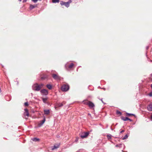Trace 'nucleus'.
<instances>
[{
  "instance_id": "obj_5",
  "label": "nucleus",
  "mask_w": 152,
  "mask_h": 152,
  "mask_svg": "<svg viewBox=\"0 0 152 152\" xmlns=\"http://www.w3.org/2000/svg\"><path fill=\"white\" fill-rule=\"evenodd\" d=\"M65 104V102H63L62 103H57L55 106V109H56V108L58 107H61L64 104Z\"/></svg>"
},
{
  "instance_id": "obj_36",
  "label": "nucleus",
  "mask_w": 152,
  "mask_h": 152,
  "mask_svg": "<svg viewBox=\"0 0 152 152\" xmlns=\"http://www.w3.org/2000/svg\"><path fill=\"white\" fill-rule=\"evenodd\" d=\"M151 119H152V115H151Z\"/></svg>"
},
{
  "instance_id": "obj_20",
  "label": "nucleus",
  "mask_w": 152,
  "mask_h": 152,
  "mask_svg": "<svg viewBox=\"0 0 152 152\" xmlns=\"http://www.w3.org/2000/svg\"><path fill=\"white\" fill-rule=\"evenodd\" d=\"M126 116H131V115H132V116H134L135 115H134L133 114H131V113H126Z\"/></svg>"
},
{
  "instance_id": "obj_21",
  "label": "nucleus",
  "mask_w": 152,
  "mask_h": 152,
  "mask_svg": "<svg viewBox=\"0 0 152 152\" xmlns=\"http://www.w3.org/2000/svg\"><path fill=\"white\" fill-rule=\"evenodd\" d=\"M59 0H52V2L53 3H58Z\"/></svg>"
},
{
  "instance_id": "obj_32",
  "label": "nucleus",
  "mask_w": 152,
  "mask_h": 152,
  "mask_svg": "<svg viewBox=\"0 0 152 152\" xmlns=\"http://www.w3.org/2000/svg\"><path fill=\"white\" fill-rule=\"evenodd\" d=\"M27 1V0H23V2H26V1Z\"/></svg>"
},
{
  "instance_id": "obj_12",
  "label": "nucleus",
  "mask_w": 152,
  "mask_h": 152,
  "mask_svg": "<svg viewBox=\"0 0 152 152\" xmlns=\"http://www.w3.org/2000/svg\"><path fill=\"white\" fill-rule=\"evenodd\" d=\"M45 121V117L44 116L43 120L40 121V122L39 123V125L40 126L42 125L44 123Z\"/></svg>"
},
{
  "instance_id": "obj_11",
  "label": "nucleus",
  "mask_w": 152,
  "mask_h": 152,
  "mask_svg": "<svg viewBox=\"0 0 152 152\" xmlns=\"http://www.w3.org/2000/svg\"><path fill=\"white\" fill-rule=\"evenodd\" d=\"M44 114L45 115H48L50 113L49 110H44Z\"/></svg>"
},
{
  "instance_id": "obj_24",
  "label": "nucleus",
  "mask_w": 152,
  "mask_h": 152,
  "mask_svg": "<svg viewBox=\"0 0 152 152\" xmlns=\"http://www.w3.org/2000/svg\"><path fill=\"white\" fill-rule=\"evenodd\" d=\"M128 137V136L127 134L125 135L124 137L122 139L123 140H125Z\"/></svg>"
},
{
  "instance_id": "obj_30",
  "label": "nucleus",
  "mask_w": 152,
  "mask_h": 152,
  "mask_svg": "<svg viewBox=\"0 0 152 152\" xmlns=\"http://www.w3.org/2000/svg\"><path fill=\"white\" fill-rule=\"evenodd\" d=\"M125 131L124 130H122L121 131V132H120V133L121 134L122 133L124 132Z\"/></svg>"
},
{
  "instance_id": "obj_8",
  "label": "nucleus",
  "mask_w": 152,
  "mask_h": 152,
  "mask_svg": "<svg viewBox=\"0 0 152 152\" xmlns=\"http://www.w3.org/2000/svg\"><path fill=\"white\" fill-rule=\"evenodd\" d=\"M88 105L91 108H92L94 107V103L90 101H89Z\"/></svg>"
},
{
  "instance_id": "obj_38",
  "label": "nucleus",
  "mask_w": 152,
  "mask_h": 152,
  "mask_svg": "<svg viewBox=\"0 0 152 152\" xmlns=\"http://www.w3.org/2000/svg\"><path fill=\"white\" fill-rule=\"evenodd\" d=\"M26 118V119H27V118H26H26Z\"/></svg>"
},
{
  "instance_id": "obj_4",
  "label": "nucleus",
  "mask_w": 152,
  "mask_h": 152,
  "mask_svg": "<svg viewBox=\"0 0 152 152\" xmlns=\"http://www.w3.org/2000/svg\"><path fill=\"white\" fill-rule=\"evenodd\" d=\"M40 92L42 94L44 95H47L48 94V90L45 89L41 90Z\"/></svg>"
},
{
  "instance_id": "obj_13",
  "label": "nucleus",
  "mask_w": 152,
  "mask_h": 152,
  "mask_svg": "<svg viewBox=\"0 0 152 152\" xmlns=\"http://www.w3.org/2000/svg\"><path fill=\"white\" fill-rule=\"evenodd\" d=\"M89 101H89L88 100H84L83 102L84 104L88 105Z\"/></svg>"
},
{
  "instance_id": "obj_37",
  "label": "nucleus",
  "mask_w": 152,
  "mask_h": 152,
  "mask_svg": "<svg viewBox=\"0 0 152 152\" xmlns=\"http://www.w3.org/2000/svg\"><path fill=\"white\" fill-rule=\"evenodd\" d=\"M18 0L19 1H21V0Z\"/></svg>"
},
{
  "instance_id": "obj_31",
  "label": "nucleus",
  "mask_w": 152,
  "mask_h": 152,
  "mask_svg": "<svg viewBox=\"0 0 152 152\" xmlns=\"http://www.w3.org/2000/svg\"><path fill=\"white\" fill-rule=\"evenodd\" d=\"M69 89V86L67 84V91H68Z\"/></svg>"
},
{
  "instance_id": "obj_7",
  "label": "nucleus",
  "mask_w": 152,
  "mask_h": 152,
  "mask_svg": "<svg viewBox=\"0 0 152 152\" xmlns=\"http://www.w3.org/2000/svg\"><path fill=\"white\" fill-rule=\"evenodd\" d=\"M61 90L64 91H66V85L65 84L63 85L61 87Z\"/></svg>"
},
{
  "instance_id": "obj_35",
  "label": "nucleus",
  "mask_w": 152,
  "mask_h": 152,
  "mask_svg": "<svg viewBox=\"0 0 152 152\" xmlns=\"http://www.w3.org/2000/svg\"><path fill=\"white\" fill-rule=\"evenodd\" d=\"M151 88H152V84L151 85Z\"/></svg>"
},
{
  "instance_id": "obj_34",
  "label": "nucleus",
  "mask_w": 152,
  "mask_h": 152,
  "mask_svg": "<svg viewBox=\"0 0 152 152\" xmlns=\"http://www.w3.org/2000/svg\"><path fill=\"white\" fill-rule=\"evenodd\" d=\"M88 115L90 116V117H91V115L90 114H89V113H88Z\"/></svg>"
},
{
  "instance_id": "obj_25",
  "label": "nucleus",
  "mask_w": 152,
  "mask_h": 152,
  "mask_svg": "<svg viewBox=\"0 0 152 152\" xmlns=\"http://www.w3.org/2000/svg\"><path fill=\"white\" fill-rule=\"evenodd\" d=\"M72 2V1L71 0H69V1L67 2V7H68V4L70 3H71Z\"/></svg>"
},
{
  "instance_id": "obj_33",
  "label": "nucleus",
  "mask_w": 152,
  "mask_h": 152,
  "mask_svg": "<svg viewBox=\"0 0 152 152\" xmlns=\"http://www.w3.org/2000/svg\"><path fill=\"white\" fill-rule=\"evenodd\" d=\"M128 120H129L130 121H132V120L130 119V118H129V119H128Z\"/></svg>"
},
{
  "instance_id": "obj_6",
  "label": "nucleus",
  "mask_w": 152,
  "mask_h": 152,
  "mask_svg": "<svg viewBox=\"0 0 152 152\" xmlns=\"http://www.w3.org/2000/svg\"><path fill=\"white\" fill-rule=\"evenodd\" d=\"M25 112L24 113V115L25 116H27V118L29 116V114L28 110L27 109H25L24 110Z\"/></svg>"
},
{
  "instance_id": "obj_14",
  "label": "nucleus",
  "mask_w": 152,
  "mask_h": 152,
  "mask_svg": "<svg viewBox=\"0 0 152 152\" xmlns=\"http://www.w3.org/2000/svg\"><path fill=\"white\" fill-rule=\"evenodd\" d=\"M121 118L122 120H123L124 121H126L128 120V119H129L128 118L125 117L124 116H121Z\"/></svg>"
},
{
  "instance_id": "obj_22",
  "label": "nucleus",
  "mask_w": 152,
  "mask_h": 152,
  "mask_svg": "<svg viewBox=\"0 0 152 152\" xmlns=\"http://www.w3.org/2000/svg\"><path fill=\"white\" fill-rule=\"evenodd\" d=\"M116 113L117 115H121L122 114L118 110H117Z\"/></svg>"
},
{
  "instance_id": "obj_10",
  "label": "nucleus",
  "mask_w": 152,
  "mask_h": 152,
  "mask_svg": "<svg viewBox=\"0 0 152 152\" xmlns=\"http://www.w3.org/2000/svg\"><path fill=\"white\" fill-rule=\"evenodd\" d=\"M148 109L149 111H152V103H151L148 105Z\"/></svg>"
},
{
  "instance_id": "obj_27",
  "label": "nucleus",
  "mask_w": 152,
  "mask_h": 152,
  "mask_svg": "<svg viewBox=\"0 0 152 152\" xmlns=\"http://www.w3.org/2000/svg\"><path fill=\"white\" fill-rule=\"evenodd\" d=\"M107 138L108 139H111V136H110V135H107Z\"/></svg>"
},
{
  "instance_id": "obj_29",
  "label": "nucleus",
  "mask_w": 152,
  "mask_h": 152,
  "mask_svg": "<svg viewBox=\"0 0 152 152\" xmlns=\"http://www.w3.org/2000/svg\"><path fill=\"white\" fill-rule=\"evenodd\" d=\"M149 95L151 96H152V91L149 93Z\"/></svg>"
},
{
  "instance_id": "obj_26",
  "label": "nucleus",
  "mask_w": 152,
  "mask_h": 152,
  "mask_svg": "<svg viewBox=\"0 0 152 152\" xmlns=\"http://www.w3.org/2000/svg\"><path fill=\"white\" fill-rule=\"evenodd\" d=\"M47 76L45 75L44 77H42L41 78L42 79H45L47 77Z\"/></svg>"
},
{
  "instance_id": "obj_18",
  "label": "nucleus",
  "mask_w": 152,
  "mask_h": 152,
  "mask_svg": "<svg viewBox=\"0 0 152 152\" xmlns=\"http://www.w3.org/2000/svg\"><path fill=\"white\" fill-rule=\"evenodd\" d=\"M47 87L50 90L52 88V86L50 84H48L46 85Z\"/></svg>"
},
{
  "instance_id": "obj_1",
  "label": "nucleus",
  "mask_w": 152,
  "mask_h": 152,
  "mask_svg": "<svg viewBox=\"0 0 152 152\" xmlns=\"http://www.w3.org/2000/svg\"><path fill=\"white\" fill-rule=\"evenodd\" d=\"M43 86V84H41L38 85V84H35L32 86L33 89L36 91H39L42 88Z\"/></svg>"
},
{
  "instance_id": "obj_15",
  "label": "nucleus",
  "mask_w": 152,
  "mask_h": 152,
  "mask_svg": "<svg viewBox=\"0 0 152 152\" xmlns=\"http://www.w3.org/2000/svg\"><path fill=\"white\" fill-rule=\"evenodd\" d=\"M60 4L61 6L64 5L65 7H66V2H64L63 1H61Z\"/></svg>"
},
{
  "instance_id": "obj_17",
  "label": "nucleus",
  "mask_w": 152,
  "mask_h": 152,
  "mask_svg": "<svg viewBox=\"0 0 152 152\" xmlns=\"http://www.w3.org/2000/svg\"><path fill=\"white\" fill-rule=\"evenodd\" d=\"M37 7V5H32L31 4L30 6V8L31 10L34 8L35 7Z\"/></svg>"
},
{
  "instance_id": "obj_28",
  "label": "nucleus",
  "mask_w": 152,
  "mask_h": 152,
  "mask_svg": "<svg viewBox=\"0 0 152 152\" xmlns=\"http://www.w3.org/2000/svg\"><path fill=\"white\" fill-rule=\"evenodd\" d=\"M24 105L25 106H28V104L27 102H26L24 103Z\"/></svg>"
},
{
  "instance_id": "obj_9",
  "label": "nucleus",
  "mask_w": 152,
  "mask_h": 152,
  "mask_svg": "<svg viewBox=\"0 0 152 152\" xmlns=\"http://www.w3.org/2000/svg\"><path fill=\"white\" fill-rule=\"evenodd\" d=\"M59 144H56L54 145V146L52 147V150H53L55 149H57L59 147Z\"/></svg>"
},
{
  "instance_id": "obj_16",
  "label": "nucleus",
  "mask_w": 152,
  "mask_h": 152,
  "mask_svg": "<svg viewBox=\"0 0 152 152\" xmlns=\"http://www.w3.org/2000/svg\"><path fill=\"white\" fill-rule=\"evenodd\" d=\"M31 140L34 142L39 141V139L36 137L33 138L31 139Z\"/></svg>"
},
{
  "instance_id": "obj_19",
  "label": "nucleus",
  "mask_w": 152,
  "mask_h": 152,
  "mask_svg": "<svg viewBox=\"0 0 152 152\" xmlns=\"http://www.w3.org/2000/svg\"><path fill=\"white\" fill-rule=\"evenodd\" d=\"M74 64L73 63H71L68 66V67L69 69H72L74 66Z\"/></svg>"
},
{
  "instance_id": "obj_3",
  "label": "nucleus",
  "mask_w": 152,
  "mask_h": 152,
  "mask_svg": "<svg viewBox=\"0 0 152 152\" xmlns=\"http://www.w3.org/2000/svg\"><path fill=\"white\" fill-rule=\"evenodd\" d=\"M53 78L56 80H59L60 79V77L57 74H53L52 75Z\"/></svg>"
},
{
  "instance_id": "obj_23",
  "label": "nucleus",
  "mask_w": 152,
  "mask_h": 152,
  "mask_svg": "<svg viewBox=\"0 0 152 152\" xmlns=\"http://www.w3.org/2000/svg\"><path fill=\"white\" fill-rule=\"evenodd\" d=\"M47 100V99L46 98H43L42 99V100L43 102L45 103H46V101Z\"/></svg>"
},
{
  "instance_id": "obj_2",
  "label": "nucleus",
  "mask_w": 152,
  "mask_h": 152,
  "mask_svg": "<svg viewBox=\"0 0 152 152\" xmlns=\"http://www.w3.org/2000/svg\"><path fill=\"white\" fill-rule=\"evenodd\" d=\"M88 132H83L80 134V137L82 138H86L89 134Z\"/></svg>"
}]
</instances>
